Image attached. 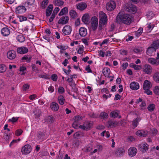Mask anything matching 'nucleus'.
<instances>
[{"mask_svg":"<svg viewBox=\"0 0 159 159\" xmlns=\"http://www.w3.org/2000/svg\"><path fill=\"white\" fill-rule=\"evenodd\" d=\"M134 20V18L132 16L122 12H119L116 18L117 23H123L127 25L130 24Z\"/></svg>","mask_w":159,"mask_h":159,"instance_id":"f257e3e1","label":"nucleus"},{"mask_svg":"<svg viewBox=\"0 0 159 159\" xmlns=\"http://www.w3.org/2000/svg\"><path fill=\"white\" fill-rule=\"evenodd\" d=\"M99 17L98 29L99 30H101L107 24V16L105 13L101 11L99 13Z\"/></svg>","mask_w":159,"mask_h":159,"instance_id":"f03ea898","label":"nucleus"},{"mask_svg":"<svg viewBox=\"0 0 159 159\" xmlns=\"http://www.w3.org/2000/svg\"><path fill=\"white\" fill-rule=\"evenodd\" d=\"M116 7V2L112 0H111L108 2L106 5V8L107 10L109 11H112L114 10Z\"/></svg>","mask_w":159,"mask_h":159,"instance_id":"7ed1b4c3","label":"nucleus"},{"mask_svg":"<svg viewBox=\"0 0 159 159\" xmlns=\"http://www.w3.org/2000/svg\"><path fill=\"white\" fill-rule=\"evenodd\" d=\"M98 18L94 16L92 17L90 20V26L93 30L95 31L98 27Z\"/></svg>","mask_w":159,"mask_h":159,"instance_id":"20e7f679","label":"nucleus"},{"mask_svg":"<svg viewBox=\"0 0 159 159\" xmlns=\"http://www.w3.org/2000/svg\"><path fill=\"white\" fill-rule=\"evenodd\" d=\"M93 122H92L87 121L84 123L83 125H80L79 128L84 130H89L93 126Z\"/></svg>","mask_w":159,"mask_h":159,"instance_id":"39448f33","label":"nucleus"},{"mask_svg":"<svg viewBox=\"0 0 159 159\" xmlns=\"http://www.w3.org/2000/svg\"><path fill=\"white\" fill-rule=\"evenodd\" d=\"M138 147L142 153L145 152L148 149V146L146 143H142L138 145Z\"/></svg>","mask_w":159,"mask_h":159,"instance_id":"423d86ee","label":"nucleus"},{"mask_svg":"<svg viewBox=\"0 0 159 159\" xmlns=\"http://www.w3.org/2000/svg\"><path fill=\"white\" fill-rule=\"evenodd\" d=\"M31 146L29 144H26L22 148L21 152L24 154H27L31 152Z\"/></svg>","mask_w":159,"mask_h":159,"instance_id":"0eeeda50","label":"nucleus"},{"mask_svg":"<svg viewBox=\"0 0 159 159\" xmlns=\"http://www.w3.org/2000/svg\"><path fill=\"white\" fill-rule=\"evenodd\" d=\"M72 28L71 26L69 25H66L62 30L63 34L66 35L70 34L72 31Z\"/></svg>","mask_w":159,"mask_h":159,"instance_id":"6e6552de","label":"nucleus"},{"mask_svg":"<svg viewBox=\"0 0 159 159\" xmlns=\"http://www.w3.org/2000/svg\"><path fill=\"white\" fill-rule=\"evenodd\" d=\"M127 11L131 13L132 14H134L137 11L136 7L132 4H129L126 9Z\"/></svg>","mask_w":159,"mask_h":159,"instance_id":"1a4fd4ad","label":"nucleus"},{"mask_svg":"<svg viewBox=\"0 0 159 159\" xmlns=\"http://www.w3.org/2000/svg\"><path fill=\"white\" fill-rule=\"evenodd\" d=\"M143 71L145 73L150 75L152 71V68L151 66L148 64H146L143 67Z\"/></svg>","mask_w":159,"mask_h":159,"instance_id":"9d476101","label":"nucleus"},{"mask_svg":"<svg viewBox=\"0 0 159 159\" xmlns=\"http://www.w3.org/2000/svg\"><path fill=\"white\" fill-rule=\"evenodd\" d=\"M16 51L18 54H23L28 52V49L26 47L22 46L18 48L17 49Z\"/></svg>","mask_w":159,"mask_h":159,"instance_id":"9b49d317","label":"nucleus"},{"mask_svg":"<svg viewBox=\"0 0 159 159\" xmlns=\"http://www.w3.org/2000/svg\"><path fill=\"white\" fill-rule=\"evenodd\" d=\"M137 150L134 147L130 148L128 151L129 155L131 157L134 156L136 154Z\"/></svg>","mask_w":159,"mask_h":159,"instance_id":"f8f14e48","label":"nucleus"},{"mask_svg":"<svg viewBox=\"0 0 159 159\" xmlns=\"http://www.w3.org/2000/svg\"><path fill=\"white\" fill-rule=\"evenodd\" d=\"M136 134L141 137H145L148 135V132L147 131L143 129L140 130L136 132Z\"/></svg>","mask_w":159,"mask_h":159,"instance_id":"ddd939ff","label":"nucleus"},{"mask_svg":"<svg viewBox=\"0 0 159 159\" xmlns=\"http://www.w3.org/2000/svg\"><path fill=\"white\" fill-rule=\"evenodd\" d=\"M26 11V9L25 7L20 6L16 8L15 12L17 14H22L25 13Z\"/></svg>","mask_w":159,"mask_h":159,"instance_id":"4468645a","label":"nucleus"},{"mask_svg":"<svg viewBox=\"0 0 159 159\" xmlns=\"http://www.w3.org/2000/svg\"><path fill=\"white\" fill-rule=\"evenodd\" d=\"M7 56L9 59L11 60L14 59L16 57V52L13 50L9 51L8 52Z\"/></svg>","mask_w":159,"mask_h":159,"instance_id":"2eb2a0df","label":"nucleus"},{"mask_svg":"<svg viewBox=\"0 0 159 159\" xmlns=\"http://www.w3.org/2000/svg\"><path fill=\"white\" fill-rule=\"evenodd\" d=\"M69 17L67 16H62L58 20V23L59 24H65L68 23Z\"/></svg>","mask_w":159,"mask_h":159,"instance_id":"dca6fc26","label":"nucleus"},{"mask_svg":"<svg viewBox=\"0 0 159 159\" xmlns=\"http://www.w3.org/2000/svg\"><path fill=\"white\" fill-rule=\"evenodd\" d=\"M118 123L117 122L110 120L107 123V126L108 128H112L115 127L118 125Z\"/></svg>","mask_w":159,"mask_h":159,"instance_id":"f3484780","label":"nucleus"},{"mask_svg":"<svg viewBox=\"0 0 159 159\" xmlns=\"http://www.w3.org/2000/svg\"><path fill=\"white\" fill-rule=\"evenodd\" d=\"M139 84L136 82H132L130 84V88L133 90H137L139 89Z\"/></svg>","mask_w":159,"mask_h":159,"instance_id":"a211bd4d","label":"nucleus"},{"mask_svg":"<svg viewBox=\"0 0 159 159\" xmlns=\"http://www.w3.org/2000/svg\"><path fill=\"white\" fill-rule=\"evenodd\" d=\"M79 33L81 37H84L87 34V30L84 27H80L79 30Z\"/></svg>","mask_w":159,"mask_h":159,"instance_id":"6ab92c4d","label":"nucleus"},{"mask_svg":"<svg viewBox=\"0 0 159 159\" xmlns=\"http://www.w3.org/2000/svg\"><path fill=\"white\" fill-rule=\"evenodd\" d=\"M148 63L152 65L156 66H157L159 65V61L157 60V59H156V58H148Z\"/></svg>","mask_w":159,"mask_h":159,"instance_id":"aec40b11","label":"nucleus"},{"mask_svg":"<svg viewBox=\"0 0 159 159\" xmlns=\"http://www.w3.org/2000/svg\"><path fill=\"white\" fill-rule=\"evenodd\" d=\"M50 108L52 111H56L58 110L59 107L58 104L57 103L53 102L51 104Z\"/></svg>","mask_w":159,"mask_h":159,"instance_id":"412c9836","label":"nucleus"},{"mask_svg":"<svg viewBox=\"0 0 159 159\" xmlns=\"http://www.w3.org/2000/svg\"><path fill=\"white\" fill-rule=\"evenodd\" d=\"M151 87L152 84L151 82L147 80L144 81L143 84V89H150Z\"/></svg>","mask_w":159,"mask_h":159,"instance_id":"4be33fe9","label":"nucleus"},{"mask_svg":"<svg viewBox=\"0 0 159 159\" xmlns=\"http://www.w3.org/2000/svg\"><path fill=\"white\" fill-rule=\"evenodd\" d=\"M1 33L3 36H7L10 34V30L7 28H3L2 29Z\"/></svg>","mask_w":159,"mask_h":159,"instance_id":"5701e85b","label":"nucleus"},{"mask_svg":"<svg viewBox=\"0 0 159 159\" xmlns=\"http://www.w3.org/2000/svg\"><path fill=\"white\" fill-rule=\"evenodd\" d=\"M77 8L81 10H84L87 7V5L85 3H80L76 4Z\"/></svg>","mask_w":159,"mask_h":159,"instance_id":"b1692460","label":"nucleus"},{"mask_svg":"<svg viewBox=\"0 0 159 159\" xmlns=\"http://www.w3.org/2000/svg\"><path fill=\"white\" fill-rule=\"evenodd\" d=\"M125 152L124 149L122 148H119L116 150L115 154L117 156H120L124 153Z\"/></svg>","mask_w":159,"mask_h":159,"instance_id":"393cba45","label":"nucleus"},{"mask_svg":"<svg viewBox=\"0 0 159 159\" xmlns=\"http://www.w3.org/2000/svg\"><path fill=\"white\" fill-rule=\"evenodd\" d=\"M119 114L120 112L118 110L112 111L110 113V116L115 118L118 117L119 118H120L121 116H119Z\"/></svg>","mask_w":159,"mask_h":159,"instance_id":"a878e982","label":"nucleus"},{"mask_svg":"<svg viewBox=\"0 0 159 159\" xmlns=\"http://www.w3.org/2000/svg\"><path fill=\"white\" fill-rule=\"evenodd\" d=\"M89 17L87 14H84L82 17V20L85 24H87L89 21Z\"/></svg>","mask_w":159,"mask_h":159,"instance_id":"bb28decb","label":"nucleus"},{"mask_svg":"<svg viewBox=\"0 0 159 159\" xmlns=\"http://www.w3.org/2000/svg\"><path fill=\"white\" fill-rule=\"evenodd\" d=\"M110 72V70L108 67H105L103 69L102 73L105 77H109Z\"/></svg>","mask_w":159,"mask_h":159,"instance_id":"cd10ccee","label":"nucleus"},{"mask_svg":"<svg viewBox=\"0 0 159 159\" xmlns=\"http://www.w3.org/2000/svg\"><path fill=\"white\" fill-rule=\"evenodd\" d=\"M52 5L50 4L48 7L46 11V16H49L51 15L52 11Z\"/></svg>","mask_w":159,"mask_h":159,"instance_id":"c85d7f7f","label":"nucleus"},{"mask_svg":"<svg viewBox=\"0 0 159 159\" xmlns=\"http://www.w3.org/2000/svg\"><path fill=\"white\" fill-rule=\"evenodd\" d=\"M153 78L156 82L159 83V72L157 71L154 72L153 75Z\"/></svg>","mask_w":159,"mask_h":159,"instance_id":"c756f323","label":"nucleus"},{"mask_svg":"<svg viewBox=\"0 0 159 159\" xmlns=\"http://www.w3.org/2000/svg\"><path fill=\"white\" fill-rule=\"evenodd\" d=\"M58 101L59 104L61 105H63L65 102V99L64 97L61 95H60L58 97Z\"/></svg>","mask_w":159,"mask_h":159,"instance_id":"7c9ffc66","label":"nucleus"},{"mask_svg":"<svg viewBox=\"0 0 159 159\" xmlns=\"http://www.w3.org/2000/svg\"><path fill=\"white\" fill-rule=\"evenodd\" d=\"M31 57L28 55H25L21 58V60L23 62H30L31 60Z\"/></svg>","mask_w":159,"mask_h":159,"instance_id":"2f4dec72","label":"nucleus"},{"mask_svg":"<svg viewBox=\"0 0 159 159\" xmlns=\"http://www.w3.org/2000/svg\"><path fill=\"white\" fill-rule=\"evenodd\" d=\"M17 40L20 43H22L25 40V38L22 34H20L16 37Z\"/></svg>","mask_w":159,"mask_h":159,"instance_id":"473e14b6","label":"nucleus"},{"mask_svg":"<svg viewBox=\"0 0 159 159\" xmlns=\"http://www.w3.org/2000/svg\"><path fill=\"white\" fill-rule=\"evenodd\" d=\"M155 50L154 48H153L151 47H149L147 50V53L149 56H152L153 53L155 52Z\"/></svg>","mask_w":159,"mask_h":159,"instance_id":"72a5a7b5","label":"nucleus"},{"mask_svg":"<svg viewBox=\"0 0 159 159\" xmlns=\"http://www.w3.org/2000/svg\"><path fill=\"white\" fill-rule=\"evenodd\" d=\"M141 120V118L138 117L133 120L132 122V125L133 126H134V128L136 127L137 126L139 122Z\"/></svg>","mask_w":159,"mask_h":159,"instance_id":"f704fd0d","label":"nucleus"},{"mask_svg":"<svg viewBox=\"0 0 159 159\" xmlns=\"http://www.w3.org/2000/svg\"><path fill=\"white\" fill-rule=\"evenodd\" d=\"M155 108V104L152 103L149 104L147 107L148 110L150 112H152L154 111Z\"/></svg>","mask_w":159,"mask_h":159,"instance_id":"c9c22d12","label":"nucleus"},{"mask_svg":"<svg viewBox=\"0 0 159 159\" xmlns=\"http://www.w3.org/2000/svg\"><path fill=\"white\" fill-rule=\"evenodd\" d=\"M53 3L56 6H62L64 2L61 0H54Z\"/></svg>","mask_w":159,"mask_h":159,"instance_id":"e433bc0d","label":"nucleus"},{"mask_svg":"<svg viewBox=\"0 0 159 159\" xmlns=\"http://www.w3.org/2000/svg\"><path fill=\"white\" fill-rule=\"evenodd\" d=\"M68 12V9L67 8L65 7L63 8L59 14V16H62L65 14H66Z\"/></svg>","mask_w":159,"mask_h":159,"instance_id":"4c0bfd02","label":"nucleus"},{"mask_svg":"<svg viewBox=\"0 0 159 159\" xmlns=\"http://www.w3.org/2000/svg\"><path fill=\"white\" fill-rule=\"evenodd\" d=\"M151 47L156 50L159 47V42L158 41L154 42L151 45Z\"/></svg>","mask_w":159,"mask_h":159,"instance_id":"58836bf2","label":"nucleus"},{"mask_svg":"<svg viewBox=\"0 0 159 159\" xmlns=\"http://www.w3.org/2000/svg\"><path fill=\"white\" fill-rule=\"evenodd\" d=\"M48 0H44L41 4V7L43 9H45L48 4Z\"/></svg>","mask_w":159,"mask_h":159,"instance_id":"ea45409f","label":"nucleus"},{"mask_svg":"<svg viewBox=\"0 0 159 159\" xmlns=\"http://www.w3.org/2000/svg\"><path fill=\"white\" fill-rule=\"evenodd\" d=\"M3 138L6 141H8L10 139V134L7 132V131H5L4 133Z\"/></svg>","mask_w":159,"mask_h":159,"instance_id":"a19ab883","label":"nucleus"},{"mask_svg":"<svg viewBox=\"0 0 159 159\" xmlns=\"http://www.w3.org/2000/svg\"><path fill=\"white\" fill-rule=\"evenodd\" d=\"M143 28H140L135 33V35L137 37H139L143 32Z\"/></svg>","mask_w":159,"mask_h":159,"instance_id":"79ce46f5","label":"nucleus"},{"mask_svg":"<svg viewBox=\"0 0 159 159\" xmlns=\"http://www.w3.org/2000/svg\"><path fill=\"white\" fill-rule=\"evenodd\" d=\"M70 15L71 18H74L77 16V14L75 11L72 10L70 12Z\"/></svg>","mask_w":159,"mask_h":159,"instance_id":"37998d69","label":"nucleus"},{"mask_svg":"<svg viewBox=\"0 0 159 159\" xmlns=\"http://www.w3.org/2000/svg\"><path fill=\"white\" fill-rule=\"evenodd\" d=\"M46 120L48 123L50 124L53 122L54 119L52 116H50L47 117Z\"/></svg>","mask_w":159,"mask_h":159,"instance_id":"c03bdc74","label":"nucleus"},{"mask_svg":"<svg viewBox=\"0 0 159 159\" xmlns=\"http://www.w3.org/2000/svg\"><path fill=\"white\" fill-rule=\"evenodd\" d=\"M108 116L107 114L104 112H102L100 114V117L102 119L104 120L107 119Z\"/></svg>","mask_w":159,"mask_h":159,"instance_id":"a18cd8bd","label":"nucleus"},{"mask_svg":"<svg viewBox=\"0 0 159 159\" xmlns=\"http://www.w3.org/2000/svg\"><path fill=\"white\" fill-rule=\"evenodd\" d=\"M34 113L35 117L36 118H38L40 116L41 112L39 110H36L34 112Z\"/></svg>","mask_w":159,"mask_h":159,"instance_id":"49530a36","label":"nucleus"},{"mask_svg":"<svg viewBox=\"0 0 159 159\" xmlns=\"http://www.w3.org/2000/svg\"><path fill=\"white\" fill-rule=\"evenodd\" d=\"M73 119L74 121L78 122L82 120L83 117L80 115H77L74 117Z\"/></svg>","mask_w":159,"mask_h":159,"instance_id":"de8ad7c7","label":"nucleus"},{"mask_svg":"<svg viewBox=\"0 0 159 159\" xmlns=\"http://www.w3.org/2000/svg\"><path fill=\"white\" fill-rule=\"evenodd\" d=\"M6 70V67L4 64L0 65V72L3 73L5 72Z\"/></svg>","mask_w":159,"mask_h":159,"instance_id":"09e8293b","label":"nucleus"},{"mask_svg":"<svg viewBox=\"0 0 159 159\" xmlns=\"http://www.w3.org/2000/svg\"><path fill=\"white\" fill-rule=\"evenodd\" d=\"M39 77L40 78L48 79L50 78V75L46 74H41L39 75Z\"/></svg>","mask_w":159,"mask_h":159,"instance_id":"8fccbe9b","label":"nucleus"},{"mask_svg":"<svg viewBox=\"0 0 159 159\" xmlns=\"http://www.w3.org/2000/svg\"><path fill=\"white\" fill-rule=\"evenodd\" d=\"M154 93L156 95H159V86H156L153 89Z\"/></svg>","mask_w":159,"mask_h":159,"instance_id":"3c124183","label":"nucleus"},{"mask_svg":"<svg viewBox=\"0 0 159 159\" xmlns=\"http://www.w3.org/2000/svg\"><path fill=\"white\" fill-rule=\"evenodd\" d=\"M154 26L153 24H151V23L148 24L147 28L148 31L150 32L153 29Z\"/></svg>","mask_w":159,"mask_h":159,"instance_id":"603ef678","label":"nucleus"},{"mask_svg":"<svg viewBox=\"0 0 159 159\" xmlns=\"http://www.w3.org/2000/svg\"><path fill=\"white\" fill-rule=\"evenodd\" d=\"M35 2V0H27L25 3L28 5H32Z\"/></svg>","mask_w":159,"mask_h":159,"instance_id":"864d4df0","label":"nucleus"},{"mask_svg":"<svg viewBox=\"0 0 159 159\" xmlns=\"http://www.w3.org/2000/svg\"><path fill=\"white\" fill-rule=\"evenodd\" d=\"M30 84H25L23 85V90L24 91H26L29 89Z\"/></svg>","mask_w":159,"mask_h":159,"instance_id":"5fc2aeb1","label":"nucleus"},{"mask_svg":"<svg viewBox=\"0 0 159 159\" xmlns=\"http://www.w3.org/2000/svg\"><path fill=\"white\" fill-rule=\"evenodd\" d=\"M146 103L144 101L142 102L140 105L141 109L143 110L146 109Z\"/></svg>","mask_w":159,"mask_h":159,"instance_id":"6e6d98bb","label":"nucleus"},{"mask_svg":"<svg viewBox=\"0 0 159 159\" xmlns=\"http://www.w3.org/2000/svg\"><path fill=\"white\" fill-rule=\"evenodd\" d=\"M20 21L22 22L24 21H26L27 20V17L24 16H20L19 17Z\"/></svg>","mask_w":159,"mask_h":159,"instance_id":"4d7b16f0","label":"nucleus"},{"mask_svg":"<svg viewBox=\"0 0 159 159\" xmlns=\"http://www.w3.org/2000/svg\"><path fill=\"white\" fill-rule=\"evenodd\" d=\"M22 132L23 131L21 129H18L16 131L15 134L16 136H19L22 134Z\"/></svg>","mask_w":159,"mask_h":159,"instance_id":"13d9d810","label":"nucleus"},{"mask_svg":"<svg viewBox=\"0 0 159 159\" xmlns=\"http://www.w3.org/2000/svg\"><path fill=\"white\" fill-rule=\"evenodd\" d=\"M58 91L59 93L62 94L64 93L65 90L62 87H60L58 88Z\"/></svg>","mask_w":159,"mask_h":159,"instance_id":"bf43d9fd","label":"nucleus"},{"mask_svg":"<svg viewBox=\"0 0 159 159\" xmlns=\"http://www.w3.org/2000/svg\"><path fill=\"white\" fill-rule=\"evenodd\" d=\"M72 127L75 128V129H78L79 128L78 124L77 122L75 121H74V122L73 123L72 125Z\"/></svg>","mask_w":159,"mask_h":159,"instance_id":"052dcab7","label":"nucleus"},{"mask_svg":"<svg viewBox=\"0 0 159 159\" xmlns=\"http://www.w3.org/2000/svg\"><path fill=\"white\" fill-rule=\"evenodd\" d=\"M78 53L80 54H82L83 52V46H80L78 52Z\"/></svg>","mask_w":159,"mask_h":159,"instance_id":"680f3d73","label":"nucleus"},{"mask_svg":"<svg viewBox=\"0 0 159 159\" xmlns=\"http://www.w3.org/2000/svg\"><path fill=\"white\" fill-rule=\"evenodd\" d=\"M18 118L16 117H13L11 119H9L8 121L12 123L15 122L18 120Z\"/></svg>","mask_w":159,"mask_h":159,"instance_id":"e2e57ef3","label":"nucleus"},{"mask_svg":"<svg viewBox=\"0 0 159 159\" xmlns=\"http://www.w3.org/2000/svg\"><path fill=\"white\" fill-rule=\"evenodd\" d=\"M51 79L54 81H56L57 80V76L56 74H53L51 76Z\"/></svg>","mask_w":159,"mask_h":159,"instance_id":"0e129e2a","label":"nucleus"},{"mask_svg":"<svg viewBox=\"0 0 159 159\" xmlns=\"http://www.w3.org/2000/svg\"><path fill=\"white\" fill-rule=\"evenodd\" d=\"M144 93H147L148 95L152 94V93L151 91L149 90V89H144Z\"/></svg>","mask_w":159,"mask_h":159,"instance_id":"69168bd1","label":"nucleus"},{"mask_svg":"<svg viewBox=\"0 0 159 159\" xmlns=\"http://www.w3.org/2000/svg\"><path fill=\"white\" fill-rule=\"evenodd\" d=\"M37 96L36 94H32L30 95L29 98L31 100H33L35 98H37Z\"/></svg>","mask_w":159,"mask_h":159,"instance_id":"338daca9","label":"nucleus"},{"mask_svg":"<svg viewBox=\"0 0 159 159\" xmlns=\"http://www.w3.org/2000/svg\"><path fill=\"white\" fill-rule=\"evenodd\" d=\"M158 132V131L157 129H153L151 130V132L154 135H156L157 134Z\"/></svg>","mask_w":159,"mask_h":159,"instance_id":"774afa93","label":"nucleus"}]
</instances>
